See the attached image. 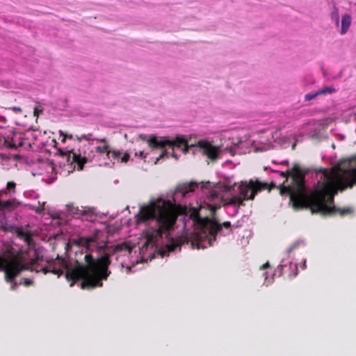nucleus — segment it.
I'll list each match as a JSON object with an SVG mask.
<instances>
[{"label": "nucleus", "instance_id": "obj_1", "mask_svg": "<svg viewBox=\"0 0 356 356\" xmlns=\"http://www.w3.org/2000/svg\"><path fill=\"white\" fill-rule=\"evenodd\" d=\"M261 189L260 184L252 180L224 183L220 186L209 181L179 185L173 193L153 198L140 207L135 218L136 227L142 231L140 241L133 246L127 243L118 244L113 256L129 273L136 264L147 262L156 254L168 255L179 246L175 228L177 216L182 214L190 217L186 227H193L186 232L192 247L212 246L218 236L231 232V224L201 218L199 211L203 208L214 211L223 205L232 207V214L235 215L243 202L253 200Z\"/></svg>", "mask_w": 356, "mask_h": 356}, {"label": "nucleus", "instance_id": "obj_2", "mask_svg": "<svg viewBox=\"0 0 356 356\" xmlns=\"http://www.w3.org/2000/svg\"><path fill=\"white\" fill-rule=\"evenodd\" d=\"M292 179L294 186H284L280 193L289 196L294 208L309 207L313 213L319 212L323 215L336 211L341 216L354 213L353 207L337 209L332 204L338 190L343 191L356 185V155L341 160L330 169L316 171L315 179L317 182L311 190L307 188L302 178Z\"/></svg>", "mask_w": 356, "mask_h": 356}, {"label": "nucleus", "instance_id": "obj_3", "mask_svg": "<svg viewBox=\"0 0 356 356\" xmlns=\"http://www.w3.org/2000/svg\"><path fill=\"white\" fill-rule=\"evenodd\" d=\"M103 233L96 231L91 236L80 238V244L87 251L84 255V263L78 261L67 262L58 260L53 264H49L42 268L44 273L49 272L60 275L65 273L68 281H72L70 286L76 280H81L82 289H93L103 286V281L107 280L111 272L108 270L109 264L106 257L99 258V254L104 247Z\"/></svg>", "mask_w": 356, "mask_h": 356}, {"label": "nucleus", "instance_id": "obj_4", "mask_svg": "<svg viewBox=\"0 0 356 356\" xmlns=\"http://www.w3.org/2000/svg\"><path fill=\"white\" fill-rule=\"evenodd\" d=\"M76 138L83 144L82 149L79 150V154L72 155V162H76L79 169H83V165L88 162L111 166L115 162L127 163L129 160L128 154L124 153L122 155L120 152L112 151L105 138H95L91 134Z\"/></svg>", "mask_w": 356, "mask_h": 356}, {"label": "nucleus", "instance_id": "obj_5", "mask_svg": "<svg viewBox=\"0 0 356 356\" xmlns=\"http://www.w3.org/2000/svg\"><path fill=\"white\" fill-rule=\"evenodd\" d=\"M147 143L150 147L164 149L159 157L154 161V164H156L160 159L170 154L172 157L177 159V155L173 152L175 149H180L183 152H186L190 148H193L195 152H200L211 160L217 159L221 152L220 147L213 145L211 142L206 140H200L197 144L191 147L188 146L186 141L179 137L177 138L175 140H157L154 137L147 140Z\"/></svg>", "mask_w": 356, "mask_h": 356}, {"label": "nucleus", "instance_id": "obj_6", "mask_svg": "<svg viewBox=\"0 0 356 356\" xmlns=\"http://www.w3.org/2000/svg\"><path fill=\"white\" fill-rule=\"evenodd\" d=\"M25 269L26 267L20 255L11 252L0 255V270L4 271L7 282L12 283L13 279Z\"/></svg>", "mask_w": 356, "mask_h": 356}, {"label": "nucleus", "instance_id": "obj_7", "mask_svg": "<svg viewBox=\"0 0 356 356\" xmlns=\"http://www.w3.org/2000/svg\"><path fill=\"white\" fill-rule=\"evenodd\" d=\"M278 133L276 131L274 134L271 132H264L261 134L259 138H255L253 140H250L248 142L244 140H239L236 145L240 148L248 147V145H251L254 152H264L269 149L273 146V140L277 141L280 144H284L291 140V136H282L278 138Z\"/></svg>", "mask_w": 356, "mask_h": 356}, {"label": "nucleus", "instance_id": "obj_8", "mask_svg": "<svg viewBox=\"0 0 356 356\" xmlns=\"http://www.w3.org/2000/svg\"><path fill=\"white\" fill-rule=\"evenodd\" d=\"M299 244L298 242L293 243L285 252L281 264L277 267L280 275L287 274L289 278H293L297 275L298 266L297 264L293 262V260L295 250Z\"/></svg>", "mask_w": 356, "mask_h": 356}, {"label": "nucleus", "instance_id": "obj_9", "mask_svg": "<svg viewBox=\"0 0 356 356\" xmlns=\"http://www.w3.org/2000/svg\"><path fill=\"white\" fill-rule=\"evenodd\" d=\"M16 184L14 181H8L6 188L0 191V217L4 218L6 213L10 212L18 207L19 202L15 199L6 200L4 196L10 195L15 193Z\"/></svg>", "mask_w": 356, "mask_h": 356}, {"label": "nucleus", "instance_id": "obj_10", "mask_svg": "<svg viewBox=\"0 0 356 356\" xmlns=\"http://www.w3.org/2000/svg\"><path fill=\"white\" fill-rule=\"evenodd\" d=\"M65 213L74 218H81L83 220L89 222L95 220L97 218V213L94 208L83 206L78 207L72 204L66 205Z\"/></svg>", "mask_w": 356, "mask_h": 356}, {"label": "nucleus", "instance_id": "obj_11", "mask_svg": "<svg viewBox=\"0 0 356 356\" xmlns=\"http://www.w3.org/2000/svg\"><path fill=\"white\" fill-rule=\"evenodd\" d=\"M34 170V175L44 176L47 181H52L56 178L54 164L49 159H39L35 164Z\"/></svg>", "mask_w": 356, "mask_h": 356}, {"label": "nucleus", "instance_id": "obj_12", "mask_svg": "<svg viewBox=\"0 0 356 356\" xmlns=\"http://www.w3.org/2000/svg\"><path fill=\"white\" fill-rule=\"evenodd\" d=\"M4 144L8 148H17L22 145V142L17 134H13L11 138H4Z\"/></svg>", "mask_w": 356, "mask_h": 356}, {"label": "nucleus", "instance_id": "obj_13", "mask_svg": "<svg viewBox=\"0 0 356 356\" xmlns=\"http://www.w3.org/2000/svg\"><path fill=\"white\" fill-rule=\"evenodd\" d=\"M351 24V16L349 14H344L341 18V27L340 33L341 35L346 34Z\"/></svg>", "mask_w": 356, "mask_h": 356}, {"label": "nucleus", "instance_id": "obj_14", "mask_svg": "<svg viewBox=\"0 0 356 356\" xmlns=\"http://www.w3.org/2000/svg\"><path fill=\"white\" fill-rule=\"evenodd\" d=\"M274 273L266 271L264 273L263 276L264 277V285L268 286L271 284L274 281Z\"/></svg>", "mask_w": 356, "mask_h": 356}, {"label": "nucleus", "instance_id": "obj_15", "mask_svg": "<svg viewBox=\"0 0 356 356\" xmlns=\"http://www.w3.org/2000/svg\"><path fill=\"white\" fill-rule=\"evenodd\" d=\"M330 17L332 20L334 22L336 26H338L339 25V9L335 5L333 6V9L330 13Z\"/></svg>", "mask_w": 356, "mask_h": 356}, {"label": "nucleus", "instance_id": "obj_16", "mask_svg": "<svg viewBox=\"0 0 356 356\" xmlns=\"http://www.w3.org/2000/svg\"><path fill=\"white\" fill-rule=\"evenodd\" d=\"M334 90H318V92H316V93L314 94H309V95H307L305 96V99L306 100H311L312 99H313L314 97H316L317 95H320V94H325V93H332V92H333Z\"/></svg>", "mask_w": 356, "mask_h": 356}, {"label": "nucleus", "instance_id": "obj_17", "mask_svg": "<svg viewBox=\"0 0 356 356\" xmlns=\"http://www.w3.org/2000/svg\"><path fill=\"white\" fill-rule=\"evenodd\" d=\"M39 206H33L32 209L35 210L37 213H40L42 211L44 210V202H42V204H40V202H38Z\"/></svg>", "mask_w": 356, "mask_h": 356}, {"label": "nucleus", "instance_id": "obj_18", "mask_svg": "<svg viewBox=\"0 0 356 356\" xmlns=\"http://www.w3.org/2000/svg\"><path fill=\"white\" fill-rule=\"evenodd\" d=\"M73 154H76V153H75V152H72V153H70V154L67 156V163H70V164H71V165H72V164H73V163H75L74 166L73 167V169H75V168H76V165H77L76 162H75V161L72 162V155ZM77 168H78V170H80V169L79 168V166H77Z\"/></svg>", "mask_w": 356, "mask_h": 356}, {"label": "nucleus", "instance_id": "obj_19", "mask_svg": "<svg viewBox=\"0 0 356 356\" xmlns=\"http://www.w3.org/2000/svg\"><path fill=\"white\" fill-rule=\"evenodd\" d=\"M73 154H76V153H75V152H72V153H70V154L67 156V163H70V164H71V165H72V164H73V163H75L74 166L73 167V169H75V168H76V165H77L76 162H75V161L72 162V155ZM77 168H78V170H80V169L79 168V166H77Z\"/></svg>", "mask_w": 356, "mask_h": 356}, {"label": "nucleus", "instance_id": "obj_20", "mask_svg": "<svg viewBox=\"0 0 356 356\" xmlns=\"http://www.w3.org/2000/svg\"><path fill=\"white\" fill-rule=\"evenodd\" d=\"M73 154H76V153H75V152H72V153H70V154L67 156V163H70V164H71V165H72V164H73V163H75L74 166L73 167V169H75V168H76V165H77L76 162H75V161L72 162V155ZM77 168H78V170H80V169L79 168V166H77Z\"/></svg>", "mask_w": 356, "mask_h": 356}, {"label": "nucleus", "instance_id": "obj_21", "mask_svg": "<svg viewBox=\"0 0 356 356\" xmlns=\"http://www.w3.org/2000/svg\"><path fill=\"white\" fill-rule=\"evenodd\" d=\"M32 280L30 279H22V281L19 282V284H24L25 286H28L32 284Z\"/></svg>", "mask_w": 356, "mask_h": 356}, {"label": "nucleus", "instance_id": "obj_22", "mask_svg": "<svg viewBox=\"0 0 356 356\" xmlns=\"http://www.w3.org/2000/svg\"><path fill=\"white\" fill-rule=\"evenodd\" d=\"M273 172H277L280 175V176L284 180L287 179V175L289 174V172L285 173L284 172H280L279 170H273Z\"/></svg>", "mask_w": 356, "mask_h": 356}, {"label": "nucleus", "instance_id": "obj_23", "mask_svg": "<svg viewBox=\"0 0 356 356\" xmlns=\"http://www.w3.org/2000/svg\"><path fill=\"white\" fill-rule=\"evenodd\" d=\"M136 156L140 157L142 159H145L146 157V154H145L144 152L140 151L139 152H136Z\"/></svg>", "mask_w": 356, "mask_h": 356}, {"label": "nucleus", "instance_id": "obj_24", "mask_svg": "<svg viewBox=\"0 0 356 356\" xmlns=\"http://www.w3.org/2000/svg\"><path fill=\"white\" fill-rule=\"evenodd\" d=\"M42 109L39 108H35L34 109V116L38 117V115L42 113Z\"/></svg>", "mask_w": 356, "mask_h": 356}, {"label": "nucleus", "instance_id": "obj_25", "mask_svg": "<svg viewBox=\"0 0 356 356\" xmlns=\"http://www.w3.org/2000/svg\"><path fill=\"white\" fill-rule=\"evenodd\" d=\"M269 267V263L268 262H266V264H264V265H262L261 267H260V270H264V269H266L267 268Z\"/></svg>", "mask_w": 356, "mask_h": 356}, {"label": "nucleus", "instance_id": "obj_26", "mask_svg": "<svg viewBox=\"0 0 356 356\" xmlns=\"http://www.w3.org/2000/svg\"><path fill=\"white\" fill-rule=\"evenodd\" d=\"M306 262H307L306 259H303V262H302V265L301 266V268L302 269H305L306 268Z\"/></svg>", "mask_w": 356, "mask_h": 356}, {"label": "nucleus", "instance_id": "obj_27", "mask_svg": "<svg viewBox=\"0 0 356 356\" xmlns=\"http://www.w3.org/2000/svg\"><path fill=\"white\" fill-rule=\"evenodd\" d=\"M17 285V282H15L14 284H12L11 286H10V289L12 290H15L16 289Z\"/></svg>", "mask_w": 356, "mask_h": 356}, {"label": "nucleus", "instance_id": "obj_28", "mask_svg": "<svg viewBox=\"0 0 356 356\" xmlns=\"http://www.w3.org/2000/svg\"><path fill=\"white\" fill-rule=\"evenodd\" d=\"M13 110L16 111V112H19L21 111V108L19 107H13Z\"/></svg>", "mask_w": 356, "mask_h": 356}, {"label": "nucleus", "instance_id": "obj_29", "mask_svg": "<svg viewBox=\"0 0 356 356\" xmlns=\"http://www.w3.org/2000/svg\"><path fill=\"white\" fill-rule=\"evenodd\" d=\"M288 161H283L281 163L283 164V165H287L288 164Z\"/></svg>", "mask_w": 356, "mask_h": 356}, {"label": "nucleus", "instance_id": "obj_30", "mask_svg": "<svg viewBox=\"0 0 356 356\" xmlns=\"http://www.w3.org/2000/svg\"><path fill=\"white\" fill-rule=\"evenodd\" d=\"M323 89L327 90V89H333V88L332 87H330V86H325Z\"/></svg>", "mask_w": 356, "mask_h": 356}, {"label": "nucleus", "instance_id": "obj_31", "mask_svg": "<svg viewBox=\"0 0 356 356\" xmlns=\"http://www.w3.org/2000/svg\"><path fill=\"white\" fill-rule=\"evenodd\" d=\"M295 147H296V143H294L293 144V145H292V149H294V148H295Z\"/></svg>", "mask_w": 356, "mask_h": 356}]
</instances>
